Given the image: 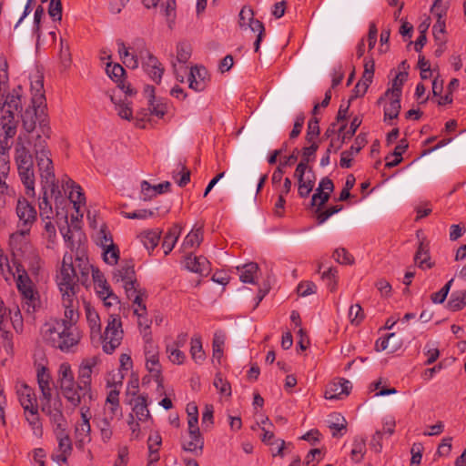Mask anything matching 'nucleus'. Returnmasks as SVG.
I'll return each instance as SVG.
<instances>
[{
  "instance_id": "f257e3e1",
  "label": "nucleus",
  "mask_w": 466,
  "mask_h": 466,
  "mask_svg": "<svg viewBox=\"0 0 466 466\" xmlns=\"http://www.w3.org/2000/svg\"><path fill=\"white\" fill-rule=\"evenodd\" d=\"M34 156L36 161L38 171L42 182V196L39 198L38 207L42 219H51L53 218V208L48 200V191L56 198V203L65 202L62 198L58 186V180L55 175L51 151L48 148L47 142L37 137L34 145Z\"/></svg>"
},
{
  "instance_id": "f03ea898",
  "label": "nucleus",
  "mask_w": 466,
  "mask_h": 466,
  "mask_svg": "<svg viewBox=\"0 0 466 466\" xmlns=\"http://www.w3.org/2000/svg\"><path fill=\"white\" fill-rule=\"evenodd\" d=\"M46 327L45 339L63 352H69L81 339L78 329L74 325H66L62 320H54L46 324Z\"/></svg>"
},
{
  "instance_id": "7ed1b4c3",
  "label": "nucleus",
  "mask_w": 466,
  "mask_h": 466,
  "mask_svg": "<svg viewBox=\"0 0 466 466\" xmlns=\"http://www.w3.org/2000/svg\"><path fill=\"white\" fill-rule=\"evenodd\" d=\"M29 139L26 136L20 134L15 147V162L17 167L19 177L25 187L27 196L35 195V172L33 155L30 153L27 144Z\"/></svg>"
},
{
  "instance_id": "20e7f679",
  "label": "nucleus",
  "mask_w": 466,
  "mask_h": 466,
  "mask_svg": "<svg viewBox=\"0 0 466 466\" xmlns=\"http://www.w3.org/2000/svg\"><path fill=\"white\" fill-rule=\"evenodd\" d=\"M21 119L23 128L26 133L22 135L26 137L35 129L36 122L38 123L40 134L34 139L33 146L38 136L46 141L50 137L51 127L47 116L45 114V105L38 108L37 106L31 103L24 112H21ZM27 138L29 139V137Z\"/></svg>"
},
{
  "instance_id": "39448f33",
  "label": "nucleus",
  "mask_w": 466,
  "mask_h": 466,
  "mask_svg": "<svg viewBox=\"0 0 466 466\" xmlns=\"http://www.w3.org/2000/svg\"><path fill=\"white\" fill-rule=\"evenodd\" d=\"M77 266L73 263L71 254L66 253L63 257L62 264L58 274L56 275V284L62 296L76 295L80 282V275L76 273Z\"/></svg>"
},
{
  "instance_id": "423d86ee",
  "label": "nucleus",
  "mask_w": 466,
  "mask_h": 466,
  "mask_svg": "<svg viewBox=\"0 0 466 466\" xmlns=\"http://www.w3.org/2000/svg\"><path fill=\"white\" fill-rule=\"evenodd\" d=\"M122 321L118 315L110 314L102 339V348L106 354H112L123 339Z\"/></svg>"
},
{
  "instance_id": "0eeeda50",
  "label": "nucleus",
  "mask_w": 466,
  "mask_h": 466,
  "mask_svg": "<svg viewBox=\"0 0 466 466\" xmlns=\"http://www.w3.org/2000/svg\"><path fill=\"white\" fill-rule=\"evenodd\" d=\"M16 286L22 296V309L27 314H32L39 307L40 300L32 280L25 272L18 275Z\"/></svg>"
},
{
  "instance_id": "6e6552de",
  "label": "nucleus",
  "mask_w": 466,
  "mask_h": 466,
  "mask_svg": "<svg viewBox=\"0 0 466 466\" xmlns=\"http://www.w3.org/2000/svg\"><path fill=\"white\" fill-rule=\"evenodd\" d=\"M99 359L91 357L83 360L79 366L77 376V388L80 390L81 397H86L89 401L93 400L91 391V380L93 369L97 365Z\"/></svg>"
},
{
  "instance_id": "1a4fd4ad",
  "label": "nucleus",
  "mask_w": 466,
  "mask_h": 466,
  "mask_svg": "<svg viewBox=\"0 0 466 466\" xmlns=\"http://www.w3.org/2000/svg\"><path fill=\"white\" fill-rule=\"evenodd\" d=\"M115 283H121L127 298H131L139 284L136 279L134 265L131 262L121 264L113 273Z\"/></svg>"
},
{
  "instance_id": "9d476101",
  "label": "nucleus",
  "mask_w": 466,
  "mask_h": 466,
  "mask_svg": "<svg viewBox=\"0 0 466 466\" xmlns=\"http://www.w3.org/2000/svg\"><path fill=\"white\" fill-rule=\"evenodd\" d=\"M139 58L142 60V66L149 77L156 83H160L164 74V67L158 59L150 53L141 42V48L138 51Z\"/></svg>"
},
{
  "instance_id": "9b49d317",
  "label": "nucleus",
  "mask_w": 466,
  "mask_h": 466,
  "mask_svg": "<svg viewBox=\"0 0 466 466\" xmlns=\"http://www.w3.org/2000/svg\"><path fill=\"white\" fill-rule=\"evenodd\" d=\"M191 46L187 43L183 42L177 46L176 61H172V67L177 80L180 83L184 82L185 76L187 73V66H186V64L191 56Z\"/></svg>"
},
{
  "instance_id": "f8f14e48",
  "label": "nucleus",
  "mask_w": 466,
  "mask_h": 466,
  "mask_svg": "<svg viewBox=\"0 0 466 466\" xmlns=\"http://www.w3.org/2000/svg\"><path fill=\"white\" fill-rule=\"evenodd\" d=\"M78 273L80 274V282L85 285L89 278L90 272H92V278L95 286L96 284L107 283L102 272L94 268L86 257L81 256L76 258Z\"/></svg>"
},
{
  "instance_id": "ddd939ff",
  "label": "nucleus",
  "mask_w": 466,
  "mask_h": 466,
  "mask_svg": "<svg viewBox=\"0 0 466 466\" xmlns=\"http://www.w3.org/2000/svg\"><path fill=\"white\" fill-rule=\"evenodd\" d=\"M58 446L52 453L51 459L58 464L66 463L68 456L72 452V442L66 431H55Z\"/></svg>"
},
{
  "instance_id": "4468645a",
  "label": "nucleus",
  "mask_w": 466,
  "mask_h": 466,
  "mask_svg": "<svg viewBox=\"0 0 466 466\" xmlns=\"http://www.w3.org/2000/svg\"><path fill=\"white\" fill-rule=\"evenodd\" d=\"M188 86L196 92L206 89L209 82L208 70L202 66H191L188 72Z\"/></svg>"
},
{
  "instance_id": "2eb2a0df",
  "label": "nucleus",
  "mask_w": 466,
  "mask_h": 466,
  "mask_svg": "<svg viewBox=\"0 0 466 466\" xmlns=\"http://www.w3.org/2000/svg\"><path fill=\"white\" fill-rule=\"evenodd\" d=\"M61 391L64 397L73 406L76 407L83 401L86 403V397H81L80 390L77 388V382L75 381V378L58 381Z\"/></svg>"
},
{
  "instance_id": "dca6fc26",
  "label": "nucleus",
  "mask_w": 466,
  "mask_h": 466,
  "mask_svg": "<svg viewBox=\"0 0 466 466\" xmlns=\"http://www.w3.org/2000/svg\"><path fill=\"white\" fill-rule=\"evenodd\" d=\"M62 304L65 308L64 312V319H60L59 320H62L66 322V325H74L76 326L78 319H79V313H78V306L79 302L76 298V295H66L62 296Z\"/></svg>"
},
{
  "instance_id": "f3484780",
  "label": "nucleus",
  "mask_w": 466,
  "mask_h": 466,
  "mask_svg": "<svg viewBox=\"0 0 466 466\" xmlns=\"http://www.w3.org/2000/svg\"><path fill=\"white\" fill-rule=\"evenodd\" d=\"M184 267L188 271L201 276H207L211 270L210 262L207 258L203 256H193L192 253H188L185 257Z\"/></svg>"
},
{
  "instance_id": "a211bd4d",
  "label": "nucleus",
  "mask_w": 466,
  "mask_h": 466,
  "mask_svg": "<svg viewBox=\"0 0 466 466\" xmlns=\"http://www.w3.org/2000/svg\"><path fill=\"white\" fill-rule=\"evenodd\" d=\"M145 355L147 370L156 378L157 382H161V366L157 348L152 343H148L145 348Z\"/></svg>"
},
{
  "instance_id": "6ab92c4d",
  "label": "nucleus",
  "mask_w": 466,
  "mask_h": 466,
  "mask_svg": "<svg viewBox=\"0 0 466 466\" xmlns=\"http://www.w3.org/2000/svg\"><path fill=\"white\" fill-rule=\"evenodd\" d=\"M16 214L23 226L28 228H30L36 218L35 208L24 198L17 200Z\"/></svg>"
},
{
  "instance_id": "aec40b11",
  "label": "nucleus",
  "mask_w": 466,
  "mask_h": 466,
  "mask_svg": "<svg viewBox=\"0 0 466 466\" xmlns=\"http://www.w3.org/2000/svg\"><path fill=\"white\" fill-rule=\"evenodd\" d=\"M351 390V383L345 379H339L338 381L330 382L325 390L327 400H339L343 396H348Z\"/></svg>"
},
{
  "instance_id": "412c9836",
  "label": "nucleus",
  "mask_w": 466,
  "mask_h": 466,
  "mask_svg": "<svg viewBox=\"0 0 466 466\" xmlns=\"http://www.w3.org/2000/svg\"><path fill=\"white\" fill-rule=\"evenodd\" d=\"M31 103L40 108L45 105L46 97L44 92V77L38 72L31 77Z\"/></svg>"
},
{
  "instance_id": "4be33fe9",
  "label": "nucleus",
  "mask_w": 466,
  "mask_h": 466,
  "mask_svg": "<svg viewBox=\"0 0 466 466\" xmlns=\"http://www.w3.org/2000/svg\"><path fill=\"white\" fill-rule=\"evenodd\" d=\"M61 182L64 190L70 189L68 198L73 203L76 211H78V205L85 201V197L80 186L76 185L75 181H73L67 176H64V177L61 179Z\"/></svg>"
},
{
  "instance_id": "5701e85b",
  "label": "nucleus",
  "mask_w": 466,
  "mask_h": 466,
  "mask_svg": "<svg viewBox=\"0 0 466 466\" xmlns=\"http://www.w3.org/2000/svg\"><path fill=\"white\" fill-rule=\"evenodd\" d=\"M17 396L21 406L24 410H27L29 409H35L38 407L37 399L35 393V390L27 386L26 384H22L17 389Z\"/></svg>"
},
{
  "instance_id": "b1692460",
  "label": "nucleus",
  "mask_w": 466,
  "mask_h": 466,
  "mask_svg": "<svg viewBox=\"0 0 466 466\" xmlns=\"http://www.w3.org/2000/svg\"><path fill=\"white\" fill-rule=\"evenodd\" d=\"M36 379L39 390L41 391L40 400L43 399H50L52 395V388H51V375L49 370L41 366L37 369Z\"/></svg>"
},
{
  "instance_id": "393cba45",
  "label": "nucleus",
  "mask_w": 466,
  "mask_h": 466,
  "mask_svg": "<svg viewBox=\"0 0 466 466\" xmlns=\"http://www.w3.org/2000/svg\"><path fill=\"white\" fill-rule=\"evenodd\" d=\"M131 413H133L134 419L136 418L138 421H141V422H144V421H147V420L152 419L149 410H148L147 395H139L134 400V404H133Z\"/></svg>"
},
{
  "instance_id": "a878e982",
  "label": "nucleus",
  "mask_w": 466,
  "mask_h": 466,
  "mask_svg": "<svg viewBox=\"0 0 466 466\" xmlns=\"http://www.w3.org/2000/svg\"><path fill=\"white\" fill-rule=\"evenodd\" d=\"M29 230L30 228H25L10 235L9 246L13 252H23L25 249L28 244L27 235Z\"/></svg>"
},
{
  "instance_id": "bb28decb",
  "label": "nucleus",
  "mask_w": 466,
  "mask_h": 466,
  "mask_svg": "<svg viewBox=\"0 0 466 466\" xmlns=\"http://www.w3.org/2000/svg\"><path fill=\"white\" fill-rule=\"evenodd\" d=\"M116 45L119 56L122 59L123 63L127 67H130L132 69L137 68L139 65L138 51L136 54L130 53L129 48L126 46L125 43L121 39L116 40Z\"/></svg>"
},
{
  "instance_id": "cd10ccee",
  "label": "nucleus",
  "mask_w": 466,
  "mask_h": 466,
  "mask_svg": "<svg viewBox=\"0 0 466 466\" xmlns=\"http://www.w3.org/2000/svg\"><path fill=\"white\" fill-rule=\"evenodd\" d=\"M189 441L183 443V449L186 451L200 454L204 447V440L199 431L188 430Z\"/></svg>"
},
{
  "instance_id": "c85d7f7f",
  "label": "nucleus",
  "mask_w": 466,
  "mask_h": 466,
  "mask_svg": "<svg viewBox=\"0 0 466 466\" xmlns=\"http://www.w3.org/2000/svg\"><path fill=\"white\" fill-rule=\"evenodd\" d=\"M85 311L87 324L90 329L91 337L98 336L101 333V322L98 313L89 303H85Z\"/></svg>"
},
{
  "instance_id": "c756f323",
  "label": "nucleus",
  "mask_w": 466,
  "mask_h": 466,
  "mask_svg": "<svg viewBox=\"0 0 466 466\" xmlns=\"http://www.w3.org/2000/svg\"><path fill=\"white\" fill-rule=\"evenodd\" d=\"M328 427L332 431V436L335 438L341 437L347 427L346 419L339 413H332L329 415L328 420Z\"/></svg>"
},
{
  "instance_id": "7c9ffc66",
  "label": "nucleus",
  "mask_w": 466,
  "mask_h": 466,
  "mask_svg": "<svg viewBox=\"0 0 466 466\" xmlns=\"http://www.w3.org/2000/svg\"><path fill=\"white\" fill-rule=\"evenodd\" d=\"M237 268L239 271V279L243 283H256L258 279V265L257 263L250 262L242 267H238Z\"/></svg>"
},
{
  "instance_id": "2f4dec72",
  "label": "nucleus",
  "mask_w": 466,
  "mask_h": 466,
  "mask_svg": "<svg viewBox=\"0 0 466 466\" xmlns=\"http://www.w3.org/2000/svg\"><path fill=\"white\" fill-rule=\"evenodd\" d=\"M202 241V228H194L185 237L181 248L184 252H187L188 249L198 248Z\"/></svg>"
},
{
  "instance_id": "473e14b6",
  "label": "nucleus",
  "mask_w": 466,
  "mask_h": 466,
  "mask_svg": "<svg viewBox=\"0 0 466 466\" xmlns=\"http://www.w3.org/2000/svg\"><path fill=\"white\" fill-rule=\"evenodd\" d=\"M414 261L418 264L419 268L425 269L431 268L433 263L431 262V256L428 245L420 242L414 256Z\"/></svg>"
},
{
  "instance_id": "72a5a7b5",
  "label": "nucleus",
  "mask_w": 466,
  "mask_h": 466,
  "mask_svg": "<svg viewBox=\"0 0 466 466\" xmlns=\"http://www.w3.org/2000/svg\"><path fill=\"white\" fill-rule=\"evenodd\" d=\"M24 412H25V420L28 422V424L30 425V427L33 431V433L37 437L42 436L43 427H42V422L39 418L38 407H35V409H29L27 410H24Z\"/></svg>"
},
{
  "instance_id": "f704fd0d",
  "label": "nucleus",
  "mask_w": 466,
  "mask_h": 466,
  "mask_svg": "<svg viewBox=\"0 0 466 466\" xmlns=\"http://www.w3.org/2000/svg\"><path fill=\"white\" fill-rule=\"evenodd\" d=\"M190 355L192 360L198 364H201L206 359V354L202 347L201 336L198 334H196L191 338Z\"/></svg>"
},
{
  "instance_id": "c9c22d12",
  "label": "nucleus",
  "mask_w": 466,
  "mask_h": 466,
  "mask_svg": "<svg viewBox=\"0 0 466 466\" xmlns=\"http://www.w3.org/2000/svg\"><path fill=\"white\" fill-rule=\"evenodd\" d=\"M180 234H181V228L178 225H175L165 235L163 243H162V247L164 248L165 255H167L172 251Z\"/></svg>"
},
{
  "instance_id": "e433bc0d",
  "label": "nucleus",
  "mask_w": 466,
  "mask_h": 466,
  "mask_svg": "<svg viewBox=\"0 0 466 466\" xmlns=\"http://www.w3.org/2000/svg\"><path fill=\"white\" fill-rule=\"evenodd\" d=\"M388 97L390 98V102L384 107V120L397 118L401 108V96H393L390 95Z\"/></svg>"
},
{
  "instance_id": "4c0bfd02",
  "label": "nucleus",
  "mask_w": 466,
  "mask_h": 466,
  "mask_svg": "<svg viewBox=\"0 0 466 466\" xmlns=\"http://www.w3.org/2000/svg\"><path fill=\"white\" fill-rule=\"evenodd\" d=\"M106 74L107 76L115 81L120 89L125 88V83L122 77L124 76L126 71L123 66L119 64L111 65L108 63L106 65Z\"/></svg>"
},
{
  "instance_id": "58836bf2",
  "label": "nucleus",
  "mask_w": 466,
  "mask_h": 466,
  "mask_svg": "<svg viewBox=\"0 0 466 466\" xmlns=\"http://www.w3.org/2000/svg\"><path fill=\"white\" fill-rule=\"evenodd\" d=\"M466 306V290L452 292L447 303L451 311H458Z\"/></svg>"
},
{
  "instance_id": "ea45409f",
  "label": "nucleus",
  "mask_w": 466,
  "mask_h": 466,
  "mask_svg": "<svg viewBox=\"0 0 466 466\" xmlns=\"http://www.w3.org/2000/svg\"><path fill=\"white\" fill-rule=\"evenodd\" d=\"M441 3V0H435L431 7V13L437 16V22L432 27L434 34H436L437 32L443 33L445 29V20L443 17L445 16L446 12L444 9H439Z\"/></svg>"
},
{
  "instance_id": "a19ab883",
  "label": "nucleus",
  "mask_w": 466,
  "mask_h": 466,
  "mask_svg": "<svg viewBox=\"0 0 466 466\" xmlns=\"http://www.w3.org/2000/svg\"><path fill=\"white\" fill-rule=\"evenodd\" d=\"M408 78V73L406 71L399 72L394 79L392 80V86L385 92V96L392 95L393 96H401L402 86Z\"/></svg>"
},
{
  "instance_id": "79ce46f5",
  "label": "nucleus",
  "mask_w": 466,
  "mask_h": 466,
  "mask_svg": "<svg viewBox=\"0 0 466 466\" xmlns=\"http://www.w3.org/2000/svg\"><path fill=\"white\" fill-rule=\"evenodd\" d=\"M18 120L15 116H1V126L4 134L8 137H14L17 131Z\"/></svg>"
},
{
  "instance_id": "37998d69",
  "label": "nucleus",
  "mask_w": 466,
  "mask_h": 466,
  "mask_svg": "<svg viewBox=\"0 0 466 466\" xmlns=\"http://www.w3.org/2000/svg\"><path fill=\"white\" fill-rule=\"evenodd\" d=\"M160 239V233L155 230H150L141 235V241L145 248L151 251L158 245Z\"/></svg>"
},
{
  "instance_id": "c03bdc74",
  "label": "nucleus",
  "mask_w": 466,
  "mask_h": 466,
  "mask_svg": "<svg viewBox=\"0 0 466 466\" xmlns=\"http://www.w3.org/2000/svg\"><path fill=\"white\" fill-rule=\"evenodd\" d=\"M48 417L54 426V431H66V420L63 415L61 407L53 411Z\"/></svg>"
},
{
  "instance_id": "a18cd8bd",
  "label": "nucleus",
  "mask_w": 466,
  "mask_h": 466,
  "mask_svg": "<svg viewBox=\"0 0 466 466\" xmlns=\"http://www.w3.org/2000/svg\"><path fill=\"white\" fill-rule=\"evenodd\" d=\"M333 190H334V184H333L332 180L327 177H323L320 180L319 187L316 189V192L312 196L311 205L312 206L317 205V196L319 195V192H325L328 194H331L333 192Z\"/></svg>"
},
{
  "instance_id": "49530a36",
  "label": "nucleus",
  "mask_w": 466,
  "mask_h": 466,
  "mask_svg": "<svg viewBox=\"0 0 466 466\" xmlns=\"http://www.w3.org/2000/svg\"><path fill=\"white\" fill-rule=\"evenodd\" d=\"M366 451V441L364 438L357 437L353 441V448L351 450V459L355 461H360Z\"/></svg>"
},
{
  "instance_id": "de8ad7c7",
  "label": "nucleus",
  "mask_w": 466,
  "mask_h": 466,
  "mask_svg": "<svg viewBox=\"0 0 466 466\" xmlns=\"http://www.w3.org/2000/svg\"><path fill=\"white\" fill-rule=\"evenodd\" d=\"M187 412L188 430L199 431V428L198 426V407L194 403H189L187 406Z\"/></svg>"
},
{
  "instance_id": "09e8293b",
  "label": "nucleus",
  "mask_w": 466,
  "mask_h": 466,
  "mask_svg": "<svg viewBox=\"0 0 466 466\" xmlns=\"http://www.w3.org/2000/svg\"><path fill=\"white\" fill-rule=\"evenodd\" d=\"M90 423L79 422L76 426V437L78 442L85 443L90 441Z\"/></svg>"
},
{
  "instance_id": "8fccbe9b",
  "label": "nucleus",
  "mask_w": 466,
  "mask_h": 466,
  "mask_svg": "<svg viewBox=\"0 0 466 466\" xmlns=\"http://www.w3.org/2000/svg\"><path fill=\"white\" fill-rule=\"evenodd\" d=\"M315 184V177L312 174L311 177L309 176H307L304 180L301 182H299V195L300 198H307L312 191Z\"/></svg>"
},
{
  "instance_id": "3c124183",
  "label": "nucleus",
  "mask_w": 466,
  "mask_h": 466,
  "mask_svg": "<svg viewBox=\"0 0 466 466\" xmlns=\"http://www.w3.org/2000/svg\"><path fill=\"white\" fill-rule=\"evenodd\" d=\"M166 351L167 353V357H168L169 360L172 363L181 365L185 362L186 355L178 348H175L174 346L167 345Z\"/></svg>"
},
{
  "instance_id": "603ef678",
  "label": "nucleus",
  "mask_w": 466,
  "mask_h": 466,
  "mask_svg": "<svg viewBox=\"0 0 466 466\" xmlns=\"http://www.w3.org/2000/svg\"><path fill=\"white\" fill-rule=\"evenodd\" d=\"M319 135V119L317 117L311 118L308 123L306 140L309 143L317 142L316 139Z\"/></svg>"
},
{
  "instance_id": "864d4df0",
  "label": "nucleus",
  "mask_w": 466,
  "mask_h": 466,
  "mask_svg": "<svg viewBox=\"0 0 466 466\" xmlns=\"http://www.w3.org/2000/svg\"><path fill=\"white\" fill-rule=\"evenodd\" d=\"M148 110L150 111V115L163 117L167 113V105L160 99L155 98L148 103Z\"/></svg>"
},
{
  "instance_id": "5fc2aeb1",
  "label": "nucleus",
  "mask_w": 466,
  "mask_h": 466,
  "mask_svg": "<svg viewBox=\"0 0 466 466\" xmlns=\"http://www.w3.org/2000/svg\"><path fill=\"white\" fill-rule=\"evenodd\" d=\"M111 101L116 105V110L121 118L129 120L132 116V109L126 101L116 102L114 96H110Z\"/></svg>"
},
{
  "instance_id": "6e6d98bb",
  "label": "nucleus",
  "mask_w": 466,
  "mask_h": 466,
  "mask_svg": "<svg viewBox=\"0 0 466 466\" xmlns=\"http://www.w3.org/2000/svg\"><path fill=\"white\" fill-rule=\"evenodd\" d=\"M337 274L338 270L335 268H329L321 274V279L331 291L335 290L337 286Z\"/></svg>"
},
{
  "instance_id": "4d7b16f0",
  "label": "nucleus",
  "mask_w": 466,
  "mask_h": 466,
  "mask_svg": "<svg viewBox=\"0 0 466 466\" xmlns=\"http://www.w3.org/2000/svg\"><path fill=\"white\" fill-rule=\"evenodd\" d=\"M104 261L109 265H116L119 259V249L116 245L104 248Z\"/></svg>"
},
{
  "instance_id": "13d9d810",
  "label": "nucleus",
  "mask_w": 466,
  "mask_h": 466,
  "mask_svg": "<svg viewBox=\"0 0 466 466\" xmlns=\"http://www.w3.org/2000/svg\"><path fill=\"white\" fill-rule=\"evenodd\" d=\"M146 291L144 289H140L139 287L136 288V292L133 294L131 298H128L129 299H133V303L137 305L136 309H139L140 313L146 314L147 313V308L144 303V298H146Z\"/></svg>"
},
{
  "instance_id": "bf43d9fd",
  "label": "nucleus",
  "mask_w": 466,
  "mask_h": 466,
  "mask_svg": "<svg viewBox=\"0 0 466 466\" xmlns=\"http://www.w3.org/2000/svg\"><path fill=\"white\" fill-rule=\"evenodd\" d=\"M40 403L41 410L46 416H50L53 411L61 407V402L59 400H53V396L50 399L40 400Z\"/></svg>"
},
{
  "instance_id": "052dcab7",
  "label": "nucleus",
  "mask_w": 466,
  "mask_h": 466,
  "mask_svg": "<svg viewBox=\"0 0 466 466\" xmlns=\"http://www.w3.org/2000/svg\"><path fill=\"white\" fill-rule=\"evenodd\" d=\"M319 149V142L310 143L309 147L302 148V156L300 162L309 165V163L315 158L317 150Z\"/></svg>"
},
{
  "instance_id": "680f3d73",
  "label": "nucleus",
  "mask_w": 466,
  "mask_h": 466,
  "mask_svg": "<svg viewBox=\"0 0 466 466\" xmlns=\"http://www.w3.org/2000/svg\"><path fill=\"white\" fill-rule=\"evenodd\" d=\"M213 384L221 395L228 397L231 395L230 384L220 374L215 376Z\"/></svg>"
},
{
  "instance_id": "e2e57ef3",
  "label": "nucleus",
  "mask_w": 466,
  "mask_h": 466,
  "mask_svg": "<svg viewBox=\"0 0 466 466\" xmlns=\"http://www.w3.org/2000/svg\"><path fill=\"white\" fill-rule=\"evenodd\" d=\"M349 319L352 324L359 325L364 319V312L360 304L351 305L349 309Z\"/></svg>"
},
{
  "instance_id": "0e129e2a",
  "label": "nucleus",
  "mask_w": 466,
  "mask_h": 466,
  "mask_svg": "<svg viewBox=\"0 0 466 466\" xmlns=\"http://www.w3.org/2000/svg\"><path fill=\"white\" fill-rule=\"evenodd\" d=\"M453 279H450L438 292L431 294V300L433 303H442L446 299L448 293L452 285Z\"/></svg>"
},
{
  "instance_id": "69168bd1",
  "label": "nucleus",
  "mask_w": 466,
  "mask_h": 466,
  "mask_svg": "<svg viewBox=\"0 0 466 466\" xmlns=\"http://www.w3.org/2000/svg\"><path fill=\"white\" fill-rule=\"evenodd\" d=\"M332 257L339 264L350 265L353 262L351 255L343 248L335 249Z\"/></svg>"
},
{
  "instance_id": "338daca9",
  "label": "nucleus",
  "mask_w": 466,
  "mask_h": 466,
  "mask_svg": "<svg viewBox=\"0 0 466 466\" xmlns=\"http://www.w3.org/2000/svg\"><path fill=\"white\" fill-rule=\"evenodd\" d=\"M317 286L312 281L300 282L297 288V292L301 297H306L316 293Z\"/></svg>"
},
{
  "instance_id": "774afa93",
  "label": "nucleus",
  "mask_w": 466,
  "mask_h": 466,
  "mask_svg": "<svg viewBox=\"0 0 466 466\" xmlns=\"http://www.w3.org/2000/svg\"><path fill=\"white\" fill-rule=\"evenodd\" d=\"M373 76H374V61L371 60L370 63L369 62L365 63L364 72H363L362 77L360 81L367 84V86H370V85L372 82Z\"/></svg>"
}]
</instances>
